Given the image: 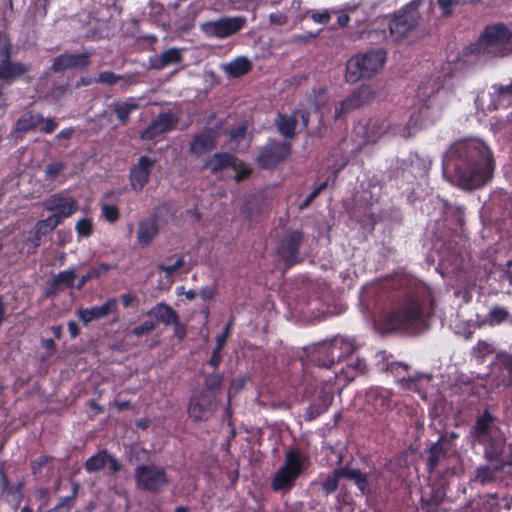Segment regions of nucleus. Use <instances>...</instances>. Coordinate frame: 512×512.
Returning <instances> with one entry per match:
<instances>
[{
    "label": "nucleus",
    "instance_id": "nucleus-54",
    "mask_svg": "<svg viewBox=\"0 0 512 512\" xmlns=\"http://www.w3.org/2000/svg\"><path fill=\"white\" fill-rule=\"evenodd\" d=\"M121 79H123V76L117 75L112 71H102L94 78V83H103L112 86Z\"/></svg>",
    "mask_w": 512,
    "mask_h": 512
},
{
    "label": "nucleus",
    "instance_id": "nucleus-47",
    "mask_svg": "<svg viewBox=\"0 0 512 512\" xmlns=\"http://www.w3.org/2000/svg\"><path fill=\"white\" fill-rule=\"evenodd\" d=\"M223 383V375L221 373H210L207 374L204 378V389L202 391H207L215 395L217 391L220 390Z\"/></svg>",
    "mask_w": 512,
    "mask_h": 512
},
{
    "label": "nucleus",
    "instance_id": "nucleus-40",
    "mask_svg": "<svg viewBox=\"0 0 512 512\" xmlns=\"http://www.w3.org/2000/svg\"><path fill=\"white\" fill-rule=\"evenodd\" d=\"M76 279V270L74 267H71L67 270L60 271L58 274L52 277L54 281V285L61 287L62 290L64 288L72 289L75 285Z\"/></svg>",
    "mask_w": 512,
    "mask_h": 512
},
{
    "label": "nucleus",
    "instance_id": "nucleus-19",
    "mask_svg": "<svg viewBox=\"0 0 512 512\" xmlns=\"http://www.w3.org/2000/svg\"><path fill=\"white\" fill-rule=\"evenodd\" d=\"M116 311L117 300L114 297H110L101 306L77 309L76 315L84 325H88L90 322L107 317L112 313H116Z\"/></svg>",
    "mask_w": 512,
    "mask_h": 512
},
{
    "label": "nucleus",
    "instance_id": "nucleus-42",
    "mask_svg": "<svg viewBox=\"0 0 512 512\" xmlns=\"http://www.w3.org/2000/svg\"><path fill=\"white\" fill-rule=\"evenodd\" d=\"M387 369L393 373L395 376L400 377V381L406 384H415L418 380V376H410L407 377L402 375L404 372H407L409 369V365L402 362H391L387 364Z\"/></svg>",
    "mask_w": 512,
    "mask_h": 512
},
{
    "label": "nucleus",
    "instance_id": "nucleus-58",
    "mask_svg": "<svg viewBox=\"0 0 512 512\" xmlns=\"http://www.w3.org/2000/svg\"><path fill=\"white\" fill-rule=\"evenodd\" d=\"M500 363L507 372L506 386L512 387V353H504L500 356Z\"/></svg>",
    "mask_w": 512,
    "mask_h": 512
},
{
    "label": "nucleus",
    "instance_id": "nucleus-9",
    "mask_svg": "<svg viewBox=\"0 0 512 512\" xmlns=\"http://www.w3.org/2000/svg\"><path fill=\"white\" fill-rule=\"evenodd\" d=\"M291 153L292 145L290 142L269 138L260 149L256 162L262 169H274L285 162Z\"/></svg>",
    "mask_w": 512,
    "mask_h": 512
},
{
    "label": "nucleus",
    "instance_id": "nucleus-2",
    "mask_svg": "<svg viewBox=\"0 0 512 512\" xmlns=\"http://www.w3.org/2000/svg\"><path fill=\"white\" fill-rule=\"evenodd\" d=\"M434 297L422 284L408 286L396 292L391 308L384 315L388 330H406L433 313Z\"/></svg>",
    "mask_w": 512,
    "mask_h": 512
},
{
    "label": "nucleus",
    "instance_id": "nucleus-32",
    "mask_svg": "<svg viewBox=\"0 0 512 512\" xmlns=\"http://www.w3.org/2000/svg\"><path fill=\"white\" fill-rule=\"evenodd\" d=\"M275 126L278 132L286 139H293L296 135L297 119L296 115H286L278 113L275 119Z\"/></svg>",
    "mask_w": 512,
    "mask_h": 512
},
{
    "label": "nucleus",
    "instance_id": "nucleus-55",
    "mask_svg": "<svg viewBox=\"0 0 512 512\" xmlns=\"http://www.w3.org/2000/svg\"><path fill=\"white\" fill-rule=\"evenodd\" d=\"M64 169L65 164L61 161L48 164L44 170L45 179L50 181L55 180Z\"/></svg>",
    "mask_w": 512,
    "mask_h": 512
},
{
    "label": "nucleus",
    "instance_id": "nucleus-43",
    "mask_svg": "<svg viewBox=\"0 0 512 512\" xmlns=\"http://www.w3.org/2000/svg\"><path fill=\"white\" fill-rule=\"evenodd\" d=\"M344 478L339 468L333 470L322 482L320 483L321 489L325 495L334 493L339 485V480Z\"/></svg>",
    "mask_w": 512,
    "mask_h": 512
},
{
    "label": "nucleus",
    "instance_id": "nucleus-10",
    "mask_svg": "<svg viewBox=\"0 0 512 512\" xmlns=\"http://www.w3.org/2000/svg\"><path fill=\"white\" fill-rule=\"evenodd\" d=\"M246 25L244 16L221 17L201 24L202 32L217 39H225L239 33Z\"/></svg>",
    "mask_w": 512,
    "mask_h": 512
},
{
    "label": "nucleus",
    "instance_id": "nucleus-64",
    "mask_svg": "<svg viewBox=\"0 0 512 512\" xmlns=\"http://www.w3.org/2000/svg\"><path fill=\"white\" fill-rule=\"evenodd\" d=\"M170 326H173L174 336L178 340L182 341L186 338L187 328H186V325L180 321L179 315L176 317V320L171 323Z\"/></svg>",
    "mask_w": 512,
    "mask_h": 512
},
{
    "label": "nucleus",
    "instance_id": "nucleus-4",
    "mask_svg": "<svg viewBox=\"0 0 512 512\" xmlns=\"http://www.w3.org/2000/svg\"><path fill=\"white\" fill-rule=\"evenodd\" d=\"M508 44H512V28L504 22H494L483 28L478 39L464 49V55L503 58L510 53Z\"/></svg>",
    "mask_w": 512,
    "mask_h": 512
},
{
    "label": "nucleus",
    "instance_id": "nucleus-12",
    "mask_svg": "<svg viewBox=\"0 0 512 512\" xmlns=\"http://www.w3.org/2000/svg\"><path fill=\"white\" fill-rule=\"evenodd\" d=\"M42 206L44 210L52 212L51 216L57 218L60 223L62 220L71 217L79 208L77 200L63 192L50 195L43 201Z\"/></svg>",
    "mask_w": 512,
    "mask_h": 512
},
{
    "label": "nucleus",
    "instance_id": "nucleus-62",
    "mask_svg": "<svg viewBox=\"0 0 512 512\" xmlns=\"http://www.w3.org/2000/svg\"><path fill=\"white\" fill-rule=\"evenodd\" d=\"M247 133V126L239 124L237 127L231 129L228 133L229 141L239 143L243 140Z\"/></svg>",
    "mask_w": 512,
    "mask_h": 512
},
{
    "label": "nucleus",
    "instance_id": "nucleus-11",
    "mask_svg": "<svg viewBox=\"0 0 512 512\" xmlns=\"http://www.w3.org/2000/svg\"><path fill=\"white\" fill-rule=\"evenodd\" d=\"M303 241L304 233L301 230H287L280 238L277 253L286 266L300 262L298 253Z\"/></svg>",
    "mask_w": 512,
    "mask_h": 512
},
{
    "label": "nucleus",
    "instance_id": "nucleus-56",
    "mask_svg": "<svg viewBox=\"0 0 512 512\" xmlns=\"http://www.w3.org/2000/svg\"><path fill=\"white\" fill-rule=\"evenodd\" d=\"M101 211L102 216L109 223H115L120 218L119 208L115 205L102 204Z\"/></svg>",
    "mask_w": 512,
    "mask_h": 512
},
{
    "label": "nucleus",
    "instance_id": "nucleus-53",
    "mask_svg": "<svg viewBox=\"0 0 512 512\" xmlns=\"http://www.w3.org/2000/svg\"><path fill=\"white\" fill-rule=\"evenodd\" d=\"M234 325H235V317L233 315H231L230 318L228 319L223 331L219 335H217L216 345H218L219 347H224L226 345V342L231 335Z\"/></svg>",
    "mask_w": 512,
    "mask_h": 512
},
{
    "label": "nucleus",
    "instance_id": "nucleus-39",
    "mask_svg": "<svg viewBox=\"0 0 512 512\" xmlns=\"http://www.w3.org/2000/svg\"><path fill=\"white\" fill-rule=\"evenodd\" d=\"M447 454L441 440L434 443L428 450L427 470L432 473L438 466L440 460Z\"/></svg>",
    "mask_w": 512,
    "mask_h": 512
},
{
    "label": "nucleus",
    "instance_id": "nucleus-44",
    "mask_svg": "<svg viewBox=\"0 0 512 512\" xmlns=\"http://www.w3.org/2000/svg\"><path fill=\"white\" fill-rule=\"evenodd\" d=\"M422 125H423L422 109H419L418 111H413L410 114L409 120L404 127L403 135L405 137H410V136L414 135L416 133V131L422 127Z\"/></svg>",
    "mask_w": 512,
    "mask_h": 512
},
{
    "label": "nucleus",
    "instance_id": "nucleus-6",
    "mask_svg": "<svg viewBox=\"0 0 512 512\" xmlns=\"http://www.w3.org/2000/svg\"><path fill=\"white\" fill-rule=\"evenodd\" d=\"M309 458L298 448H291L285 453L284 463L271 480L274 492H288L295 486L296 480L306 471Z\"/></svg>",
    "mask_w": 512,
    "mask_h": 512
},
{
    "label": "nucleus",
    "instance_id": "nucleus-13",
    "mask_svg": "<svg viewBox=\"0 0 512 512\" xmlns=\"http://www.w3.org/2000/svg\"><path fill=\"white\" fill-rule=\"evenodd\" d=\"M216 407L215 395L207 391H200L197 395L191 397L188 414L194 422H202L210 418Z\"/></svg>",
    "mask_w": 512,
    "mask_h": 512
},
{
    "label": "nucleus",
    "instance_id": "nucleus-63",
    "mask_svg": "<svg viewBox=\"0 0 512 512\" xmlns=\"http://www.w3.org/2000/svg\"><path fill=\"white\" fill-rule=\"evenodd\" d=\"M12 56V43L5 32L0 31V58Z\"/></svg>",
    "mask_w": 512,
    "mask_h": 512
},
{
    "label": "nucleus",
    "instance_id": "nucleus-25",
    "mask_svg": "<svg viewBox=\"0 0 512 512\" xmlns=\"http://www.w3.org/2000/svg\"><path fill=\"white\" fill-rule=\"evenodd\" d=\"M496 421V417L493 416L488 409H485L481 415L476 418L475 424L473 425L470 434L474 437L478 443L485 442L491 437L492 427Z\"/></svg>",
    "mask_w": 512,
    "mask_h": 512
},
{
    "label": "nucleus",
    "instance_id": "nucleus-7",
    "mask_svg": "<svg viewBox=\"0 0 512 512\" xmlns=\"http://www.w3.org/2000/svg\"><path fill=\"white\" fill-rule=\"evenodd\" d=\"M355 352V346L350 340L335 337L316 344L310 353V360L322 368H331L336 362H341Z\"/></svg>",
    "mask_w": 512,
    "mask_h": 512
},
{
    "label": "nucleus",
    "instance_id": "nucleus-3",
    "mask_svg": "<svg viewBox=\"0 0 512 512\" xmlns=\"http://www.w3.org/2000/svg\"><path fill=\"white\" fill-rule=\"evenodd\" d=\"M424 0H411L400 10L377 20L368 31L367 38L372 44L384 41L398 43L414 31L421 20L419 8Z\"/></svg>",
    "mask_w": 512,
    "mask_h": 512
},
{
    "label": "nucleus",
    "instance_id": "nucleus-60",
    "mask_svg": "<svg viewBox=\"0 0 512 512\" xmlns=\"http://www.w3.org/2000/svg\"><path fill=\"white\" fill-rule=\"evenodd\" d=\"M185 264V260L183 256H180L173 264L166 265L161 263L158 265V269L166 274V276H172Z\"/></svg>",
    "mask_w": 512,
    "mask_h": 512
},
{
    "label": "nucleus",
    "instance_id": "nucleus-26",
    "mask_svg": "<svg viewBox=\"0 0 512 512\" xmlns=\"http://www.w3.org/2000/svg\"><path fill=\"white\" fill-rule=\"evenodd\" d=\"M367 402L375 411L383 413L392 408V392L383 387H372L366 393Z\"/></svg>",
    "mask_w": 512,
    "mask_h": 512
},
{
    "label": "nucleus",
    "instance_id": "nucleus-8",
    "mask_svg": "<svg viewBox=\"0 0 512 512\" xmlns=\"http://www.w3.org/2000/svg\"><path fill=\"white\" fill-rule=\"evenodd\" d=\"M134 477L138 489L152 494L162 492L169 484L166 470L154 464L136 466Z\"/></svg>",
    "mask_w": 512,
    "mask_h": 512
},
{
    "label": "nucleus",
    "instance_id": "nucleus-18",
    "mask_svg": "<svg viewBox=\"0 0 512 512\" xmlns=\"http://www.w3.org/2000/svg\"><path fill=\"white\" fill-rule=\"evenodd\" d=\"M92 53L83 52L79 54L63 53L54 58L51 71L62 73L68 69H84L90 65Z\"/></svg>",
    "mask_w": 512,
    "mask_h": 512
},
{
    "label": "nucleus",
    "instance_id": "nucleus-37",
    "mask_svg": "<svg viewBox=\"0 0 512 512\" xmlns=\"http://www.w3.org/2000/svg\"><path fill=\"white\" fill-rule=\"evenodd\" d=\"M113 266L112 265H109L107 263H99L98 265L96 266H92L85 274H83L75 288L78 290V291H81L84 286L89 282L91 281L92 279H97L99 278L100 276L106 274L110 269H112Z\"/></svg>",
    "mask_w": 512,
    "mask_h": 512
},
{
    "label": "nucleus",
    "instance_id": "nucleus-31",
    "mask_svg": "<svg viewBox=\"0 0 512 512\" xmlns=\"http://www.w3.org/2000/svg\"><path fill=\"white\" fill-rule=\"evenodd\" d=\"M43 121L44 117L41 113L27 111L16 121L15 131L18 133L34 131Z\"/></svg>",
    "mask_w": 512,
    "mask_h": 512
},
{
    "label": "nucleus",
    "instance_id": "nucleus-38",
    "mask_svg": "<svg viewBox=\"0 0 512 512\" xmlns=\"http://www.w3.org/2000/svg\"><path fill=\"white\" fill-rule=\"evenodd\" d=\"M59 224V220L51 215L45 219L38 220L35 224V245L38 246L41 238L52 232Z\"/></svg>",
    "mask_w": 512,
    "mask_h": 512
},
{
    "label": "nucleus",
    "instance_id": "nucleus-30",
    "mask_svg": "<svg viewBox=\"0 0 512 512\" xmlns=\"http://www.w3.org/2000/svg\"><path fill=\"white\" fill-rule=\"evenodd\" d=\"M140 107L138 101L134 97H129L123 102H114L111 105L113 113L122 125H127L130 120V114L138 110Z\"/></svg>",
    "mask_w": 512,
    "mask_h": 512
},
{
    "label": "nucleus",
    "instance_id": "nucleus-61",
    "mask_svg": "<svg viewBox=\"0 0 512 512\" xmlns=\"http://www.w3.org/2000/svg\"><path fill=\"white\" fill-rule=\"evenodd\" d=\"M309 14L312 21L317 24L327 25L331 20V13L327 9L322 11L312 10Z\"/></svg>",
    "mask_w": 512,
    "mask_h": 512
},
{
    "label": "nucleus",
    "instance_id": "nucleus-28",
    "mask_svg": "<svg viewBox=\"0 0 512 512\" xmlns=\"http://www.w3.org/2000/svg\"><path fill=\"white\" fill-rule=\"evenodd\" d=\"M492 89V102L488 106L489 110L512 106V82L508 85L493 84Z\"/></svg>",
    "mask_w": 512,
    "mask_h": 512
},
{
    "label": "nucleus",
    "instance_id": "nucleus-46",
    "mask_svg": "<svg viewBox=\"0 0 512 512\" xmlns=\"http://www.w3.org/2000/svg\"><path fill=\"white\" fill-rule=\"evenodd\" d=\"M496 475L493 467L482 465L476 469L475 479L481 485H487L496 481Z\"/></svg>",
    "mask_w": 512,
    "mask_h": 512
},
{
    "label": "nucleus",
    "instance_id": "nucleus-1",
    "mask_svg": "<svg viewBox=\"0 0 512 512\" xmlns=\"http://www.w3.org/2000/svg\"><path fill=\"white\" fill-rule=\"evenodd\" d=\"M443 170L458 187L473 190L491 179L494 160L483 142L462 140L452 144L446 152Z\"/></svg>",
    "mask_w": 512,
    "mask_h": 512
},
{
    "label": "nucleus",
    "instance_id": "nucleus-22",
    "mask_svg": "<svg viewBox=\"0 0 512 512\" xmlns=\"http://www.w3.org/2000/svg\"><path fill=\"white\" fill-rule=\"evenodd\" d=\"M158 216L152 214L141 219L137 225V244L141 247H147L155 240L160 232Z\"/></svg>",
    "mask_w": 512,
    "mask_h": 512
},
{
    "label": "nucleus",
    "instance_id": "nucleus-33",
    "mask_svg": "<svg viewBox=\"0 0 512 512\" xmlns=\"http://www.w3.org/2000/svg\"><path fill=\"white\" fill-rule=\"evenodd\" d=\"M339 471L344 478L353 481L363 495L370 494V486L365 473L349 466L340 467Z\"/></svg>",
    "mask_w": 512,
    "mask_h": 512
},
{
    "label": "nucleus",
    "instance_id": "nucleus-20",
    "mask_svg": "<svg viewBox=\"0 0 512 512\" xmlns=\"http://www.w3.org/2000/svg\"><path fill=\"white\" fill-rule=\"evenodd\" d=\"M12 56L0 58V81L6 84H12L16 80L27 74L31 67L19 61H12Z\"/></svg>",
    "mask_w": 512,
    "mask_h": 512
},
{
    "label": "nucleus",
    "instance_id": "nucleus-27",
    "mask_svg": "<svg viewBox=\"0 0 512 512\" xmlns=\"http://www.w3.org/2000/svg\"><path fill=\"white\" fill-rule=\"evenodd\" d=\"M236 156L229 152H216L210 158L205 160L204 169H209L211 174L216 175L224 169L234 167Z\"/></svg>",
    "mask_w": 512,
    "mask_h": 512
},
{
    "label": "nucleus",
    "instance_id": "nucleus-51",
    "mask_svg": "<svg viewBox=\"0 0 512 512\" xmlns=\"http://www.w3.org/2000/svg\"><path fill=\"white\" fill-rule=\"evenodd\" d=\"M231 168L235 171L234 180L237 183L247 179L252 173V169L246 163L240 161L237 157L236 164Z\"/></svg>",
    "mask_w": 512,
    "mask_h": 512
},
{
    "label": "nucleus",
    "instance_id": "nucleus-24",
    "mask_svg": "<svg viewBox=\"0 0 512 512\" xmlns=\"http://www.w3.org/2000/svg\"><path fill=\"white\" fill-rule=\"evenodd\" d=\"M184 60L182 49L172 47L164 50L160 54L152 55L148 59L149 68L161 71L165 68L180 65Z\"/></svg>",
    "mask_w": 512,
    "mask_h": 512
},
{
    "label": "nucleus",
    "instance_id": "nucleus-59",
    "mask_svg": "<svg viewBox=\"0 0 512 512\" xmlns=\"http://www.w3.org/2000/svg\"><path fill=\"white\" fill-rule=\"evenodd\" d=\"M354 110V107H352L351 103L345 98L335 107L334 119L342 120Z\"/></svg>",
    "mask_w": 512,
    "mask_h": 512
},
{
    "label": "nucleus",
    "instance_id": "nucleus-23",
    "mask_svg": "<svg viewBox=\"0 0 512 512\" xmlns=\"http://www.w3.org/2000/svg\"><path fill=\"white\" fill-rule=\"evenodd\" d=\"M217 146V137L211 129H205L200 133L193 135L189 143V153L195 157H200Z\"/></svg>",
    "mask_w": 512,
    "mask_h": 512
},
{
    "label": "nucleus",
    "instance_id": "nucleus-57",
    "mask_svg": "<svg viewBox=\"0 0 512 512\" xmlns=\"http://www.w3.org/2000/svg\"><path fill=\"white\" fill-rule=\"evenodd\" d=\"M76 232L81 237H89L93 233V223L89 218H82L77 221L75 226Z\"/></svg>",
    "mask_w": 512,
    "mask_h": 512
},
{
    "label": "nucleus",
    "instance_id": "nucleus-36",
    "mask_svg": "<svg viewBox=\"0 0 512 512\" xmlns=\"http://www.w3.org/2000/svg\"><path fill=\"white\" fill-rule=\"evenodd\" d=\"M252 68V62L247 57L239 56L225 66V72L231 78H240L248 74Z\"/></svg>",
    "mask_w": 512,
    "mask_h": 512
},
{
    "label": "nucleus",
    "instance_id": "nucleus-34",
    "mask_svg": "<svg viewBox=\"0 0 512 512\" xmlns=\"http://www.w3.org/2000/svg\"><path fill=\"white\" fill-rule=\"evenodd\" d=\"M339 471L344 478L353 481L363 495L370 494V486L365 473L349 466L340 467Z\"/></svg>",
    "mask_w": 512,
    "mask_h": 512
},
{
    "label": "nucleus",
    "instance_id": "nucleus-45",
    "mask_svg": "<svg viewBox=\"0 0 512 512\" xmlns=\"http://www.w3.org/2000/svg\"><path fill=\"white\" fill-rule=\"evenodd\" d=\"M509 318V311L505 307L493 306L488 315L487 323L490 326L500 325Z\"/></svg>",
    "mask_w": 512,
    "mask_h": 512
},
{
    "label": "nucleus",
    "instance_id": "nucleus-21",
    "mask_svg": "<svg viewBox=\"0 0 512 512\" xmlns=\"http://www.w3.org/2000/svg\"><path fill=\"white\" fill-rule=\"evenodd\" d=\"M390 124L384 117L374 116L368 119L359 132L364 144H374L388 132Z\"/></svg>",
    "mask_w": 512,
    "mask_h": 512
},
{
    "label": "nucleus",
    "instance_id": "nucleus-41",
    "mask_svg": "<svg viewBox=\"0 0 512 512\" xmlns=\"http://www.w3.org/2000/svg\"><path fill=\"white\" fill-rule=\"evenodd\" d=\"M366 364L360 359H357L354 365L348 364L346 367H342L339 372H336V376L343 378L347 381L354 380L357 375L363 374L365 371Z\"/></svg>",
    "mask_w": 512,
    "mask_h": 512
},
{
    "label": "nucleus",
    "instance_id": "nucleus-16",
    "mask_svg": "<svg viewBox=\"0 0 512 512\" xmlns=\"http://www.w3.org/2000/svg\"><path fill=\"white\" fill-rule=\"evenodd\" d=\"M178 121V117L172 112H160L140 133V138L146 141L155 140L159 135L172 131Z\"/></svg>",
    "mask_w": 512,
    "mask_h": 512
},
{
    "label": "nucleus",
    "instance_id": "nucleus-35",
    "mask_svg": "<svg viewBox=\"0 0 512 512\" xmlns=\"http://www.w3.org/2000/svg\"><path fill=\"white\" fill-rule=\"evenodd\" d=\"M374 97L373 89L368 85H362L346 97L354 109L362 108L370 103Z\"/></svg>",
    "mask_w": 512,
    "mask_h": 512
},
{
    "label": "nucleus",
    "instance_id": "nucleus-49",
    "mask_svg": "<svg viewBox=\"0 0 512 512\" xmlns=\"http://www.w3.org/2000/svg\"><path fill=\"white\" fill-rule=\"evenodd\" d=\"M77 485L73 489V493L70 496L61 497L57 505L49 509L47 512H71L76 502Z\"/></svg>",
    "mask_w": 512,
    "mask_h": 512
},
{
    "label": "nucleus",
    "instance_id": "nucleus-17",
    "mask_svg": "<svg viewBox=\"0 0 512 512\" xmlns=\"http://www.w3.org/2000/svg\"><path fill=\"white\" fill-rule=\"evenodd\" d=\"M106 466L111 474H116L122 469L120 461L107 449L99 450L95 455L89 457L84 463V468L89 474L97 473Z\"/></svg>",
    "mask_w": 512,
    "mask_h": 512
},
{
    "label": "nucleus",
    "instance_id": "nucleus-48",
    "mask_svg": "<svg viewBox=\"0 0 512 512\" xmlns=\"http://www.w3.org/2000/svg\"><path fill=\"white\" fill-rule=\"evenodd\" d=\"M445 495L446 493L443 489L433 487L429 498L422 496L421 501L431 507V510L437 511L438 507L443 503Z\"/></svg>",
    "mask_w": 512,
    "mask_h": 512
},
{
    "label": "nucleus",
    "instance_id": "nucleus-15",
    "mask_svg": "<svg viewBox=\"0 0 512 512\" xmlns=\"http://www.w3.org/2000/svg\"><path fill=\"white\" fill-rule=\"evenodd\" d=\"M334 400V386L325 382L318 391L317 396L306 408L305 420L310 422L326 413Z\"/></svg>",
    "mask_w": 512,
    "mask_h": 512
},
{
    "label": "nucleus",
    "instance_id": "nucleus-52",
    "mask_svg": "<svg viewBox=\"0 0 512 512\" xmlns=\"http://www.w3.org/2000/svg\"><path fill=\"white\" fill-rule=\"evenodd\" d=\"M157 328V323L154 320H145L140 325L134 327L130 334L136 337H142L144 335H148L153 332Z\"/></svg>",
    "mask_w": 512,
    "mask_h": 512
},
{
    "label": "nucleus",
    "instance_id": "nucleus-5",
    "mask_svg": "<svg viewBox=\"0 0 512 512\" xmlns=\"http://www.w3.org/2000/svg\"><path fill=\"white\" fill-rule=\"evenodd\" d=\"M387 61V52L383 48L371 49L352 56L347 64L345 80L355 84L361 79L372 78Z\"/></svg>",
    "mask_w": 512,
    "mask_h": 512
},
{
    "label": "nucleus",
    "instance_id": "nucleus-14",
    "mask_svg": "<svg viewBox=\"0 0 512 512\" xmlns=\"http://www.w3.org/2000/svg\"><path fill=\"white\" fill-rule=\"evenodd\" d=\"M156 162V158L143 155L140 156L137 163L130 168L129 182L133 191L140 192L148 184L151 169Z\"/></svg>",
    "mask_w": 512,
    "mask_h": 512
},
{
    "label": "nucleus",
    "instance_id": "nucleus-29",
    "mask_svg": "<svg viewBox=\"0 0 512 512\" xmlns=\"http://www.w3.org/2000/svg\"><path fill=\"white\" fill-rule=\"evenodd\" d=\"M146 315L152 318L151 320H154L157 325L161 323L165 326H170L176 320L178 313L169 304L159 302L148 310Z\"/></svg>",
    "mask_w": 512,
    "mask_h": 512
},
{
    "label": "nucleus",
    "instance_id": "nucleus-50",
    "mask_svg": "<svg viewBox=\"0 0 512 512\" xmlns=\"http://www.w3.org/2000/svg\"><path fill=\"white\" fill-rule=\"evenodd\" d=\"M440 261L442 264L448 263L453 269H458L462 265V253L460 249L452 252L441 251Z\"/></svg>",
    "mask_w": 512,
    "mask_h": 512
}]
</instances>
